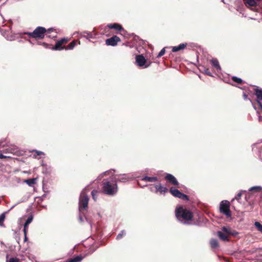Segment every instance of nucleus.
Returning a JSON list of instances; mask_svg holds the SVG:
<instances>
[{
  "label": "nucleus",
  "mask_w": 262,
  "mask_h": 262,
  "mask_svg": "<svg viewBox=\"0 0 262 262\" xmlns=\"http://www.w3.org/2000/svg\"><path fill=\"white\" fill-rule=\"evenodd\" d=\"M176 216L177 219L184 224H189L192 219V214L188 210L180 207L176 209Z\"/></svg>",
  "instance_id": "1"
},
{
  "label": "nucleus",
  "mask_w": 262,
  "mask_h": 262,
  "mask_svg": "<svg viewBox=\"0 0 262 262\" xmlns=\"http://www.w3.org/2000/svg\"><path fill=\"white\" fill-rule=\"evenodd\" d=\"M103 190L104 192L108 195H113L118 191V187L116 181H106L103 183Z\"/></svg>",
  "instance_id": "2"
},
{
  "label": "nucleus",
  "mask_w": 262,
  "mask_h": 262,
  "mask_svg": "<svg viewBox=\"0 0 262 262\" xmlns=\"http://www.w3.org/2000/svg\"><path fill=\"white\" fill-rule=\"evenodd\" d=\"M85 190L86 188L82 190L79 197V210L80 212L85 209L88 206L89 199L85 192Z\"/></svg>",
  "instance_id": "3"
},
{
  "label": "nucleus",
  "mask_w": 262,
  "mask_h": 262,
  "mask_svg": "<svg viewBox=\"0 0 262 262\" xmlns=\"http://www.w3.org/2000/svg\"><path fill=\"white\" fill-rule=\"evenodd\" d=\"M46 32V30L45 28L38 27L33 32L26 33V34L28 35L30 37L41 39L44 37Z\"/></svg>",
  "instance_id": "4"
},
{
  "label": "nucleus",
  "mask_w": 262,
  "mask_h": 262,
  "mask_svg": "<svg viewBox=\"0 0 262 262\" xmlns=\"http://www.w3.org/2000/svg\"><path fill=\"white\" fill-rule=\"evenodd\" d=\"M230 202L227 200L222 201L220 203V210L221 213L225 214L227 217H229L231 215L230 210Z\"/></svg>",
  "instance_id": "5"
},
{
  "label": "nucleus",
  "mask_w": 262,
  "mask_h": 262,
  "mask_svg": "<svg viewBox=\"0 0 262 262\" xmlns=\"http://www.w3.org/2000/svg\"><path fill=\"white\" fill-rule=\"evenodd\" d=\"M136 62L137 64L140 67L146 68H147L149 65H145L146 60L142 55H139L136 57Z\"/></svg>",
  "instance_id": "6"
},
{
  "label": "nucleus",
  "mask_w": 262,
  "mask_h": 262,
  "mask_svg": "<svg viewBox=\"0 0 262 262\" xmlns=\"http://www.w3.org/2000/svg\"><path fill=\"white\" fill-rule=\"evenodd\" d=\"M260 0H245V3L247 7L252 10L257 11L258 10L257 4Z\"/></svg>",
  "instance_id": "7"
},
{
  "label": "nucleus",
  "mask_w": 262,
  "mask_h": 262,
  "mask_svg": "<svg viewBox=\"0 0 262 262\" xmlns=\"http://www.w3.org/2000/svg\"><path fill=\"white\" fill-rule=\"evenodd\" d=\"M120 41V39L117 36H114L110 38L107 39L105 41L106 44L108 46H115Z\"/></svg>",
  "instance_id": "8"
},
{
  "label": "nucleus",
  "mask_w": 262,
  "mask_h": 262,
  "mask_svg": "<svg viewBox=\"0 0 262 262\" xmlns=\"http://www.w3.org/2000/svg\"><path fill=\"white\" fill-rule=\"evenodd\" d=\"M131 177L125 174H120L119 176L115 175L114 177L115 181H118L122 182H125L128 181Z\"/></svg>",
  "instance_id": "9"
},
{
  "label": "nucleus",
  "mask_w": 262,
  "mask_h": 262,
  "mask_svg": "<svg viewBox=\"0 0 262 262\" xmlns=\"http://www.w3.org/2000/svg\"><path fill=\"white\" fill-rule=\"evenodd\" d=\"M165 178L167 181L174 185H178L179 184L176 178L171 174H167Z\"/></svg>",
  "instance_id": "10"
},
{
  "label": "nucleus",
  "mask_w": 262,
  "mask_h": 262,
  "mask_svg": "<svg viewBox=\"0 0 262 262\" xmlns=\"http://www.w3.org/2000/svg\"><path fill=\"white\" fill-rule=\"evenodd\" d=\"M11 153L14 155H19L20 154L19 151L18 150V148L15 146H12L9 147L8 149H6V151L5 152V153Z\"/></svg>",
  "instance_id": "11"
},
{
  "label": "nucleus",
  "mask_w": 262,
  "mask_h": 262,
  "mask_svg": "<svg viewBox=\"0 0 262 262\" xmlns=\"http://www.w3.org/2000/svg\"><path fill=\"white\" fill-rule=\"evenodd\" d=\"M82 37H85L87 39L94 38L96 34L94 33L88 31H84L81 35Z\"/></svg>",
  "instance_id": "12"
},
{
  "label": "nucleus",
  "mask_w": 262,
  "mask_h": 262,
  "mask_svg": "<svg viewBox=\"0 0 262 262\" xmlns=\"http://www.w3.org/2000/svg\"><path fill=\"white\" fill-rule=\"evenodd\" d=\"M217 234L218 236L219 237V238L221 240H222L223 241H229V239H228V236L229 235H228L227 234L224 233L222 231H217Z\"/></svg>",
  "instance_id": "13"
},
{
  "label": "nucleus",
  "mask_w": 262,
  "mask_h": 262,
  "mask_svg": "<svg viewBox=\"0 0 262 262\" xmlns=\"http://www.w3.org/2000/svg\"><path fill=\"white\" fill-rule=\"evenodd\" d=\"M156 192L159 191L161 193H165L167 191L166 187L162 186L161 184L155 185Z\"/></svg>",
  "instance_id": "14"
},
{
  "label": "nucleus",
  "mask_w": 262,
  "mask_h": 262,
  "mask_svg": "<svg viewBox=\"0 0 262 262\" xmlns=\"http://www.w3.org/2000/svg\"><path fill=\"white\" fill-rule=\"evenodd\" d=\"M255 94L257 97V102L262 101V90L256 89L255 90Z\"/></svg>",
  "instance_id": "15"
},
{
  "label": "nucleus",
  "mask_w": 262,
  "mask_h": 262,
  "mask_svg": "<svg viewBox=\"0 0 262 262\" xmlns=\"http://www.w3.org/2000/svg\"><path fill=\"white\" fill-rule=\"evenodd\" d=\"M107 26L108 28H109L110 29H115L116 30H119V31L123 30V28L121 27V26L118 24H116V23L112 24H111L107 25Z\"/></svg>",
  "instance_id": "16"
},
{
  "label": "nucleus",
  "mask_w": 262,
  "mask_h": 262,
  "mask_svg": "<svg viewBox=\"0 0 262 262\" xmlns=\"http://www.w3.org/2000/svg\"><path fill=\"white\" fill-rule=\"evenodd\" d=\"M186 46H187V43H181L178 46H175V47H172V51L173 52H176L183 50L185 48Z\"/></svg>",
  "instance_id": "17"
},
{
  "label": "nucleus",
  "mask_w": 262,
  "mask_h": 262,
  "mask_svg": "<svg viewBox=\"0 0 262 262\" xmlns=\"http://www.w3.org/2000/svg\"><path fill=\"white\" fill-rule=\"evenodd\" d=\"M62 41L58 40L56 42L55 45L52 48V49L54 50H61L64 48L63 47H62Z\"/></svg>",
  "instance_id": "18"
},
{
  "label": "nucleus",
  "mask_w": 262,
  "mask_h": 262,
  "mask_svg": "<svg viewBox=\"0 0 262 262\" xmlns=\"http://www.w3.org/2000/svg\"><path fill=\"white\" fill-rule=\"evenodd\" d=\"M142 181H148V182H155L157 181V178L156 177H147L145 176L141 179Z\"/></svg>",
  "instance_id": "19"
},
{
  "label": "nucleus",
  "mask_w": 262,
  "mask_h": 262,
  "mask_svg": "<svg viewBox=\"0 0 262 262\" xmlns=\"http://www.w3.org/2000/svg\"><path fill=\"white\" fill-rule=\"evenodd\" d=\"M211 61L213 67H214L217 70H221V67L219 64L218 60L216 59H212Z\"/></svg>",
  "instance_id": "20"
},
{
  "label": "nucleus",
  "mask_w": 262,
  "mask_h": 262,
  "mask_svg": "<svg viewBox=\"0 0 262 262\" xmlns=\"http://www.w3.org/2000/svg\"><path fill=\"white\" fill-rule=\"evenodd\" d=\"M82 259V257L81 256H77L72 258H71L67 262H80Z\"/></svg>",
  "instance_id": "21"
},
{
  "label": "nucleus",
  "mask_w": 262,
  "mask_h": 262,
  "mask_svg": "<svg viewBox=\"0 0 262 262\" xmlns=\"http://www.w3.org/2000/svg\"><path fill=\"white\" fill-rule=\"evenodd\" d=\"M211 247L212 248H216L219 247L218 242L215 239H211L210 242Z\"/></svg>",
  "instance_id": "22"
},
{
  "label": "nucleus",
  "mask_w": 262,
  "mask_h": 262,
  "mask_svg": "<svg viewBox=\"0 0 262 262\" xmlns=\"http://www.w3.org/2000/svg\"><path fill=\"white\" fill-rule=\"evenodd\" d=\"M36 181V179H30L25 181V182L27 183L29 186H31L33 184H35Z\"/></svg>",
  "instance_id": "23"
},
{
  "label": "nucleus",
  "mask_w": 262,
  "mask_h": 262,
  "mask_svg": "<svg viewBox=\"0 0 262 262\" xmlns=\"http://www.w3.org/2000/svg\"><path fill=\"white\" fill-rule=\"evenodd\" d=\"M76 45V41L74 40L69 43L67 47H64L66 50H72Z\"/></svg>",
  "instance_id": "24"
},
{
  "label": "nucleus",
  "mask_w": 262,
  "mask_h": 262,
  "mask_svg": "<svg viewBox=\"0 0 262 262\" xmlns=\"http://www.w3.org/2000/svg\"><path fill=\"white\" fill-rule=\"evenodd\" d=\"M249 190L250 191H256L257 192H259V191H262V187L258 186H253V187L250 188Z\"/></svg>",
  "instance_id": "25"
},
{
  "label": "nucleus",
  "mask_w": 262,
  "mask_h": 262,
  "mask_svg": "<svg viewBox=\"0 0 262 262\" xmlns=\"http://www.w3.org/2000/svg\"><path fill=\"white\" fill-rule=\"evenodd\" d=\"M222 232L227 234L228 235H229L230 233H232L230 228L227 227H223L222 228Z\"/></svg>",
  "instance_id": "26"
},
{
  "label": "nucleus",
  "mask_w": 262,
  "mask_h": 262,
  "mask_svg": "<svg viewBox=\"0 0 262 262\" xmlns=\"http://www.w3.org/2000/svg\"><path fill=\"white\" fill-rule=\"evenodd\" d=\"M170 192L174 196H176L180 192V191L176 188L171 187L170 189Z\"/></svg>",
  "instance_id": "27"
},
{
  "label": "nucleus",
  "mask_w": 262,
  "mask_h": 262,
  "mask_svg": "<svg viewBox=\"0 0 262 262\" xmlns=\"http://www.w3.org/2000/svg\"><path fill=\"white\" fill-rule=\"evenodd\" d=\"M243 192H245V191H244V190L240 191V192H239L238 193L237 195L234 199H232V201H233L234 200L239 201L241 199V198Z\"/></svg>",
  "instance_id": "28"
},
{
  "label": "nucleus",
  "mask_w": 262,
  "mask_h": 262,
  "mask_svg": "<svg viewBox=\"0 0 262 262\" xmlns=\"http://www.w3.org/2000/svg\"><path fill=\"white\" fill-rule=\"evenodd\" d=\"M257 13L256 14V16H260L261 17L260 18H258V17H256V18H254L253 19H257V20H261L262 19V10L261 9H259L257 11H256Z\"/></svg>",
  "instance_id": "29"
},
{
  "label": "nucleus",
  "mask_w": 262,
  "mask_h": 262,
  "mask_svg": "<svg viewBox=\"0 0 262 262\" xmlns=\"http://www.w3.org/2000/svg\"><path fill=\"white\" fill-rule=\"evenodd\" d=\"M232 79L234 82H235L237 83H238V84L242 83L243 82V80L242 79L238 78L237 77H235V76H233L232 77Z\"/></svg>",
  "instance_id": "30"
},
{
  "label": "nucleus",
  "mask_w": 262,
  "mask_h": 262,
  "mask_svg": "<svg viewBox=\"0 0 262 262\" xmlns=\"http://www.w3.org/2000/svg\"><path fill=\"white\" fill-rule=\"evenodd\" d=\"M255 226L256 227L257 230L262 233V225L258 222H255L254 223Z\"/></svg>",
  "instance_id": "31"
},
{
  "label": "nucleus",
  "mask_w": 262,
  "mask_h": 262,
  "mask_svg": "<svg viewBox=\"0 0 262 262\" xmlns=\"http://www.w3.org/2000/svg\"><path fill=\"white\" fill-rule=\"evenodd\" d=\"M33 220V216H29L27 220H26L25 223L24 225H25V226H28V225L32 222Z\"/></svg>",
  "instance_id": "32"
},
{
  "label": "nucleus",
  "mask_w": 262,
  "mask_h": 262,
  "mask_svg": "<svg viewBox=\"0 0 262 262\" xmlns=\"http://www.w3.org/2000/svg\"><path fill=\"white\" fill-rule=\"evenodd\" d=\"M5 219V213H2L0 215V226H3V223Z\"/></svg>",
  "instance_id": "33"
},
{
  "label": "nucleus",
  "mask_w": 262,
  "mask_h": 262,
  "mask_svg": "<svg viewBox=\"0 0 262 262\" xmlns=\"http://www.w3.org/2000/svg\"><path fill=\"white\" fill-rule=\"evenodd\" d=\"M125 234V232L124 230H122L120 233L118 234L117 236V239H121L124 235Z\"/></svg>",
  "instance_id": "34"
},
{
  "label": "nucleus",
  "mask_w": 262,
  "mask_h": 262,
  "mask_svg": "<svg viewBox=\"0 0 262 262\" xmlns=\"http://www.w3.org/2000/svg\"><path fill=\"white\" fill-rule=\"evenodd\" d=\"M97 192H98L97 191L95 190H94L92 191V198L94 201H96V200H97L96 194H97Z\"/></svg>",
  "instance_id": "35"
},
{
  "label": "nucleus",
  "mask_w": 262,
  "mask_h": 262,
  "mask_svg": "<svg viewBox=\"0 0 262 262\" xmlns=\"http://www.w3.org/2000/svg\"><path fill=\"white\" fill-rule=\"evenodd\" d=\"M6 262H19L18 259L16 258H10L9 259H7Z\"/></svg>",
  "instance_id": "36"
},
{
  "label": "nucleus",
  "mask_w": 262,
  "mask_h": 262,
  "mask_svg": "<svg viewBox=\"0 0 262 262\" xmlns=\"http://www.w3.org/2000/svg\"><path fill=\"white\" fill-rule=\"evenodd\" d=\"M28 226H25V225H24V234H25V240L26 241L27 240V231H28Z\"/></svg>",
  "instance_id": "37"
},
{
  "label": "nucleus",
  "mask_w": 262,
  "mask_h": 262,
  "mask_svg": "<svg viewBox=\"0 0 262 262\" xmlns=\"http://www.w3.org/2000/svg\"><path fill=\"white\" fill-rule=\"evenodd\" d=\"M34 151L35 152V154L34 155V157L36 158H37V156L41 155H44L43 152L37 150H34Z\"/></svg>",
  "instance_id": "38"
},
{
  "label": "nucleus",
  "mask_w": 262,
  "mask_h": 262,
  "mask_svg": "<svg viewBox=\"0 0 262 262\" xmlns=\"http://www.w3.org/2000/svg\"><path fill=\"white\" fill-rule=\"evenodd\" d=\"M165 48H164L159 53L158 55H157V57H161L162 56H163L165 54Z\"/></svg>",
  "instance_id": "39"
},
{
  "label": "nucleus",
  "mask_w": 262,
  "mask_h": 262,
  "mask_svg": "<svg viewBox=\"0 0 262 262\" xmlns=\"http://www.w3.org/2000/svg\"><path fill=\"white\" fill-rule=\"evenodd\" d=\"M180 199L185 200H188V196L183 193L182 194Z\"/></svg>",
  "instance_id": "40"
},
{
  "label": "nucleus",
  "mask_w": 262,
  "mask_h": 262,
  "mask_svg": "<svg viewBox=\"0 0 262 262\" xmlns=\"http://www.w3.org/2000/svg\"><path fill=\"white\" fill-rule=\"evenodd\" d=\"M10 158V156L5 155L2 153L0 154V159H3V158Z\"/></svg>",
  "instance_id": "41"
},
{
  "label": "nucleus",
  "mask_w": 262,
  "mask_h": 262,
  "mask_svg": "<svg viewBox=\"0 0 262 262\" xmlns=\"http://www.w3.org/2000/svg\"><path fill=\"white\" fill-rule=\"evenodd\" d=\"M59 41H62V42L63 44L64 43H67L69 41V39L64 38H62V39L59 40Z\"/></svg>",
  "instance_id": "42"
},
{
  "label": "nucleus",
  "mask_w": 262,
  "mask_h": 262,
  "mask_svg": "<svg viewBox=\"0 0 262 262\" xmlns=\"http://www.w3.org/2000/svg\"><path fill=\"white\" fill-rule=\"evenodd\" d=\"M79 221L81 223H82L84 221L83 219L82 218V217L81 216V215L80 214H79Z\"/></svg>",
  "instance_id": "43"
},
{
  "label": "nucleus",
  "mask_w": 262,
  "mask_h": 262,
  "mask_svg": "<svg viewBox=\"0 0 262 262\" xmlns=\"http://www.w3.org/2000/svg\"><path fill=\"white\" fill-rule=\"evenodd\" d=\"M205 73H206V74H207L208 75H209V76H211V75L210 72L208 71V69H207L206 70H205Z\"/></svg>",
  "instance_id": "44"
},
{
  "label": "nucleus",
  "mask_w": 262,
  "mask_h": 262,
  "mask_svg": "<svg viewBox=\"0 0 262 262\" xmlns=\"http://www.w3.org/2000/svg\"><path fill=\"white\" fill-rule=\"evenodd\" d=\"M243 97L245 100H247L248 99V96L245 93L243 94Z\"/></svg>",
  "instance_id": "45"
},
{
  "label": "nucleus",
  "mask_w": 262,
  "mask_h": 262,
  "mask_svg": "<svg viewBox=\"0 0 262 262\" xmlns=\"http://www.w3.org/2000/svg\"><path fill=\"white\" fill-rule=\"evenodd\" d=\"M182 193H181L180 191V192L176 196V197H177L178 198H181V195H182Z\"/></svg>",
  "instance_id": "46"
},
{
  "label": "nucleus",
  "mask_w": 262,
  "mask_h": 262,
  "mask_svg": "<svg viewBox=\"0 0 262 262\" xmlns=\"http://www.w3.org/2000/svg\"><path fill=\"white\" fill-rule=\"evenodd\" d=\"M23 201H20L19 202H18L17 203H16V204L14 205L13 206H12L11 208H10V210L13 209L17 204H18L19 203H21V202H23Z\"/></svg>",
  "instance_id": "47"
},
{
  "label": "nucleus",
  "mask_w": 262,
  "mask_h": 262,
  "mask_svg": "<svg viewBox=\"0 0 262 262\" xmlns=\"http://www.w3.org/2000/svg\"><path fill=\"white\" fill-rule=\"evenodd\" d=\"M237 234V232L235 231H232V233H230V235H236Z\"/></svg>",
  "instance_id": "48"
},
{
  "label": "nucleus",
  "mask_w": 262,
  "mask_h": 262,
  "mask_svg": "<svg viewBox=\"0 0 262 262\" xmlns=\"http://www.w3.org/2000/svg\"><path fill=\"white\" fill-rule=\"evenodd\" d=\"M260 106V107L261 108V109L262 110V104H261V101H259V102H257Z\"/></svg>",
  "instance_id": "49"
},
{
  "label": "nucleus",
  "mask_w": 262,
  "mask_h": 262,
  "mask_svg": "<svg viewBox=\"0 0 262 262\" xmlns=\"http://www.w3.org/2000/svg\"><path fill=\"white\" fill-rule=\"evenodd\" d=\"M52 30V28H50V29H48V32L49 33H50Z\"/></svg>",
  "instance_id": "50"
},
{
  "label": "nucleus",
  "mask_w": 262,
  "mask_h": 262,
  "mask_svg": "<svg viewBox=\"0 0 262 262\" xmlns=\"http://www.w3.org/2000/svg\"><path fill=\"white\" fill-rule=\"evenodd\" d=\"M109 172H110V171H105V172H104L103 174H108Z\"/></svg>",
  "instance_id": "51"
},
{
  "label": "nucleus",
  "mask_w": 262,
  "mask_h": 262,
  "mask_svg": "<svg viewBox=\"0 0 262 262\" xmlns=\"http://www.w3.org/2000/svg\"><path fill=\"white\" fill-rule=\"evenodd\" d=\"M259 120L260 121H262V117H261V116H259Z\"/></svg>",
  "instance_id": "52"
}]
</instances>
